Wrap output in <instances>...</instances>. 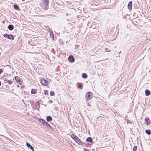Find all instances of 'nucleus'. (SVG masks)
Returning <instances> with one entry per match:
<instances>
[{"instance_id":"f257e3e1","label":"nucleus","mask_w":151,"mask_h":151,"mask_svg":"<svg viewBox=\"0 0 151 151\" xmlns=\"http://www.w3.org/2000/svg\"><path fill=\"white\" fill-rule=\"evenodd\" d=\"M72 137L78 144L82 145L83 144V142L77 136L73 135Z\"/></svg>"},{"instance_id":"f03ea898","label":"nucleus","mask_w":151,"mask_h":151,"mask_svg":"<svg viewBox=\"0 0 151 151\" xmlns=\"http://www.w3.org/2000/svg\"><path fill=\"white\" fill-rule=\"evenodd\" d=\"M92 96V94L91 92H87L86 94V99L87 100L91 99Z\"/></svg>"},{"instance_id":"7ed1b4c3","label":"nucleus","mask_w":151,"mask_h":151,"mask_svg":"<svg viewBox=\"0 0 151 151\" xmlns=\"http://www.w3.org/2000/svg\"><path fill=\"white\" fill-rule=\"evenodd\" d=\"M41 83L45 86H47L48 84L47 81L44 78L42 79L40 81Z\"/></svg>"},{"instance_id":"20e7f679","label":"nucleus","mask_w":151,"mask_h":151,"mask_svg":"<svg viewBox=\"0 0 151 151\" xmlns=\"http://www.w3.org/2000/svg\"><path fill=\"white\" fill-rule=\"evenodd\" d=\"M14 78L16 81L19 84H21L22 83V82L21 81V79L18 76H16Z\"/></svg>"},{"instance_id":"39448f33","label":"nucleus","mask_w":151,"mask_h":151,"mask_svg":"<svg viewBox=\"0 0 151 151\" xmlns=\"http://www.w3.org/2000/svg\"><path fill=\"white\" fill-rule=\"evenodd\" d=\"M43 1L44 4L46 6L45 8H44V9L46 10L48 8V7H47V6L48 5L49 1V0H43Z\"/></svg>"},{"instance_id":"423d86ee","label":"nucleus","mask_w":151,"mask_h":151,"mask_svg":"<svg viewBox=\"0 0 151 151\" xmlns=\"http://www.w3.org/2000/svg\"><path fill=\"white\" fill-rule=\"evenodd\" d=\"M86 141L88 142H89V143L88 144L89 145H91L92 144L93 139L90 137H88L87 138Z\"/></svg>"},{"instance_id":"0eeeda50","label":"nucleus","mask_w":151,"mask_h":151,"mask_svg":"<svg viewBox=\"0 0 151 151\" xmlns=\"http://www.w3.org/2000/svg\"><path fill=\"white\" fill-rule=\"evenodd\" d=\"M4 81L5 83H7L9 85L13 83L12 80H8L6 78H4Z\"/></svg>"},{"instance_id":"6e6552de","label":"nucleus","mask_w":151,"mask_h":151,"mask_svg":"<svg viewBox=\"0 0 151 151\" xmlns=\"http://www.w3.org/2000/svg\"><path fill=\"white\" fill-rule=\"evenodd\" d=\"M68 59L69 61L71 63L74 62L75 60L74 57L72 55H70L68 58Z\"/></svg>"},{"instance_id":"1a4fd4ad","label":"nucleus","mask_w":151,"mask_h":151,"mask_svg":"<svg viewBox=\"0 0 151 151\" xmlns=\"http://www.w3.org/2000/svg\"><path fill=\"white\" fill-rule=\"evenodd\" d=\"M132 1H130L129 2V3L128 4V9L129 10H131L132 9Z\"/></svg>"},{"instance_id":"9d476101","label":"nucleus","mask_w":151,"mask_h":151,"mask_svg":"<svg viewBox=\"0 0 151 151\" xmlns=\"http://www.w3.org/2000/svg\"><path fill=\"white\" fill-rule=\"evenodd\" d=\"M26 145L29 148H30V149H31L33 151H34V147H33L31 146L30 144L28 143H27Z\"/></svg>"},{"instance_id":"9b49d317","label":"nucleus","mask_w":151,"mask_h":151,"mask_svg":"<svg viewBox=\"0 0 151 151\" xmlns=\"http://www.w3.org/2000/svg\"><path fill=\"white\" fill-rule=\"evenodd\" d=\"M149 118L146 117L145 118V123L146 125H148L150 124Z\"/></svg>"},{"instance_id":"f8f14e48","label":"nucleus","mask_w":151,"mask_h":151,"mask_svg":"<svg viewBox=\"0 0 151 151\" xmlns=\"http://www.w3.org/2000/svg\"><path fill=\"white\" fill-rule=\"evenodd\" d=\"M14 26L13 25L10 24L8 26V29L10 30H12L14 29Z\"/></svg>"},{"instance_id":"ddd939ff","label":"nucleus","mask_w":151,"mask_h":151,"mask_svg":"<svg viewBox=\"0 0 151 151\" xmlns=\"http://www.w3.org/2000/svg\"><path fill=\"white\" fill-rule=\"evenodd\" d=\"M38 121L40 123L42 124L43 125L44 124H45V122L46 121L45 120H43L42 119H38Z\"/></svg>"},{"instance_id":"4468645a","label":"nucleus","mask_w":151,"mask_h":151,"mask_svg":"<svg viewBox=\"0 0 151 151\" xmlns=\"http://www.w3.org/2000/svg\"><path fill=\"white\" fill-rule=\"evenodd\" d=\"M14 7L15 9L17 10H19L20 9L19 8V6L16 4H14Z\"/></svg>"},{"instance_id":"2eb2a0df","label":"nucleus","mask_w":151,"mask_h":151,"mask_svg":"<svg viewBox=\"0 0 151 151\" xmlns=\"http://www.w3.org/2000/svg\"><path fill=\"white\" fill-rule=\"evenodd\" d=\"M145 93L146 95L147 96L149 95L150 94V92L148 90L146 89L145 91Z\"/></svg>"},{"instance_id":"dca6fc26","label":"nucleus","mask_w":151,"mask_h":151,"mask_svg":"<svg viewBox=\"0 0 151 151\" xmlns=\"http://www.w3.org/2000/svg\"><path fill=\"white\" fill-rule=\"evenodd\" d=\"M52 120V118L50 116H47L46 118V120L48 121L49 122L51 121Z\"/></svg>"},{"instance_id":"f3484780","label":"nucleus","mask_w":151,"mask_h":151,"mask_svg":"<svg viewBox=\"0 0 151 151\" xmlns=\"http://www.w3.org/2000/svg\"><path fill=\"white\" fill-rule=\"evenodd\" d=\"M7 38L9 39L13 40L14 39V36L12 34H8Z\"/></svg>"},{"instance_id":"a211bd4d","label":"nucleus","mask_w":151,"mask_h":151,"mask_svg":"<svg viewBox=\"0 0 151 151\" xmlns=\"http://www.w3.org/2000/svg\"><path fill=\"white\" fill-rule=\"evenodd\" d=\"M50 34L51 38L52 39H54V35H53V32L52 31H51L50 32Z\"/></svg>"},{"instance_id":"6ab92c4d","label":"nucleus","mask_w":151,"mask_h":151,"mask_svg":"<svg viewBox=\"0 0 151 151\" xmlns=\"http://www.w3.org/2000/svg\"><path fill=\"white\" fill-rule=\"evenodd\" d=\"M145 133L148 135H150L151 134V131L150 130H146L145 131Z\"/></svg>"},{"instance_id":"aec40b11","label":"nucleus","mask_w":151,"mask_h":151,"mask_svg":"<svg viewBox=\"0 0 151 151\" xmlns=\"http://www.w3.org/2000/svg\"><path fill=\"white\" fill-rule=\"evenodd\" d=\"M37 89H32L31 91V93L32 94H35L37 93Z\"/></svg>"},{"instance_id":"412c9836","label":"nucleus","mask_w":151,"mask_h":151,"mask_svg":"<svg viewBox=\"0 0 151 151\" xmlns=\"http://www.w3.org/2000/svg\"><path fill=\"white\" fill-rule=\"evenodd\" d=\"M82 76L84 78H86L87 77V75L85 73H83L82 75Z\"/></svg>"},{"instance_id":"4be33fe9","label":"nucleus","mask_w":151,"mask_h":151,"mask_svg":"<svg viewBox=\"0 0 151 151\" xmlns=\"http://www.w3.org/2000/svg\"><path fill=\"white\" fill-rule=\"evenodd\" d=\"M137 146H135L133 148V151H137Z\"/></svg>"},{"instance_id":"5701e85b","label":"nucleus","mask_w":151,"mask_h":151,"mask_svg":"<svg viewBox=\"0 0 151 151\" xmlns=\"http://www.w3.org/2000/svg\"><path fill=\"white\" fill-rule=\"evenodd\" d=\"M49 124L46 121L44 125L45 126L47 127V128L48 126H49Z\"/></svg>"},{"instance_id":"b1692460","label":"nucleus","mask_w":151,"mask_h":151,"mask_svg":"<svg viewBox=\"0 0 151 151\" xmlns=\"http://www.w3.org/2000/svg\"><path fill=\"white\" fill-rule=\"evenodd\" d=\"M50 95L52 96H53L55 94L54 92L52 91H51L50 92Z\"/></svg>"},{"instance_id":"393cba45","label":"nucleus","mask_w":151,"mask_h":151,"mask_svg":"<svg viewBox=\"0 0 151 151\" xmlns=\"http://www.w3.org/2000/svg\"><path fill=\"white\" fill-rule=\"evenodd\" d=\"M78 87L81 89H82L83 88V86L81 84H79L78 85Z\"/></svg>"},{"instance_id":"a878e982","label":"nucleus","mask_w":151,"mask_h":151,"mask_svg":"<svg viewBox=\"0 0 151 151\" xmlns=\"http://www.w3.org/2000/svg\"><path fill=\"white\" fill-rule=\"evenodd\" d=\"M105 51L106 52H110L111 51V50H110L107 48H105Z\"/></svg>"},{"instance_id":"bb28decb","label":"nucleus","mask_w":151,"mask_h":151,"mask_svg":"<svg viewBox=\"0 0 151 151\" xmlns=\"http://www.w3.org/2000/svg\"><path fill=\"white\" fill-rule=\"evenodd\" d=\"M48 92L47 90H44V93L46 95V94H48Z\"/></svg>"},{"instance_id":"cd10ccee","label":"nucleus","mask_w":151,"mask_h":151,"mask_svg":"<svg viewBox=\"0 0 151 151\" xmlns=\"http://www.w3.org/2000/svg\"><path fill=\"white\" fill-rule=\"evenodd\" d=\"M8 34L6 33L4 35V37H5V38H7V37H8Z\"/></svg>"},{"instance_id":"c85d7f7f","label":"nucleus","mask_w":151,"mask_h":151,"mask_svg":"<svg viewBox=\"0 0 151 151\" xmlns=\"http://www.w3.org/2000/svg\"><path fill=\"white\" fill-rule=\"evenodd\" d=\"M3 71L2 69H0V74L3 72Z\"/></svg>"},{"instance_id":"c756f323","label":"nucleus","mask_w":151,"mask_h":151,"mask_svg":"<svg viewBox=\"0 0 151 151\" xmlns=\"http://www.w3.org/2000/svg\"><path fill=\"white\" fill-rule=\"evenodd\" d=\"M47 128H50V129H52L51 126L50 124H49V126H48Z\"/></svg>"},{"instance_id":"7c9ffc66","label":"nucleus","mask_w":151,"mask_h":151,"mask_svg":"<svg viewBox=\"0 0 151 151\" xmlns=\"http://www.w3.org/2000/svg\"><path fill=\"white\" fill-rule=\"evenodd\" d=\"M84 151H90L89 150H88V149H85V148L84 149Z\"/></svg>"},{"instance_id":"2f4dec72","label":"nucleus","mask_w":151,"mask_h":151,"mask_svg":"<svg viewBox=\"0 0 151 151\" xmlns=\"http://www.w3.org/2000/svg\"><path fill=\"white\" fill-rule=\"evenodd\" d=\"M49 102L50 103H52L53 102V101L52 100H50Z\"/></svg>"},{"instance_id":"473e14b6","label":"nucleus","mask_w":151,"mask_h":151,"mask_svg":"<svg viewBox=\"0 0 151 151\" xmlns=\"http://www.w3.org/2000/svg\"><path fill=\"white\" fill-rule=\"evenodd\" d=\"M127 124L131 123V122L129 120H127Z\"/></svg>"},{"instance_id":"72a5a7b5","label":"nucleus","mask_w":151,"mask_h":151,"mask_svg":"<svg viewBox=\"0 0 151 151\" xmlns=\"http://www.w3.org/2000/svg\"><path fill=\"white\" fill-rule=\"evenodd\" d=\"M66 15H68V14H66Z\"/></svg>"},{"instance_id":"f704fd0d","label":"nucleus","mask_w":151,"mask_h":151,"mask_svg":"<svg viewBox=\"0 0 151 151\" xmlns=\"http://www.w3.org/2000/svg\"><path fill=\"white\" fill-rule=\"evenodd\" d=\"M121 52H119V54Z\"/></svg>"},{"instance_id":"c9c22d12","label":"nucleus","mask_w":151,"mask_h":151,"mask_svg":"<svg viewBox=\"0 0 151 151\" xmlns=\"http://www.w3.org/2000/svg\"><path fill=\"white\" fill-rule=\"evenodd\" d=\"M18 86L19 87V85H18Z\"/></svg>"}]
</instances>
